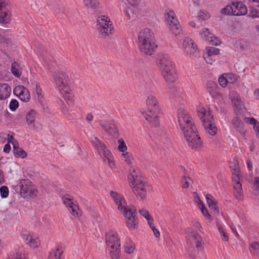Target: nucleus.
Here are the masks:
<instances>
[{"instance_id": "nucleus-48", "label": "nucleus", "mask_w": 259, "mask_h": 259, "mask_svg": "<svg viewBox=\"0 0 259 259\" xmlns=\"http://www.w3.org/2000/svg\"><path fill=\"white\" fill-rule=\"evenodd\" d=\"M249 16L253 18H259V11L256 9L251 8L249 10Z\"/></svg>"}, {"instance_id": "nucleus-39", "label": "nucleus", "mask_w": 259, "mask_h": 259, "mask_svg": "<svg viewBox=\"0 0 259 259\" xmlns=\"http://www.w3.org/2000/svg\"><path fill=\"white\" fill-rule=\"evenodd\" d=\"M135 249V244L133 242L129 241V242H126L124 246V250L125 252L131 254L134 252Z\"/></svg>"}, {"instance_id": "nucleus-45", "label": "nucleus", "mask_w": 259, "mask_h": 259, "mask_svg": "<svg viewBox=\"0 0 259 259\" xmlns=\"http://www.w3.org/2000/svg\"><path fill=\"white\" fill-rule=\"evenodd\" d=\"M18 101L16 99H12L10 103L9 108L12 111H14L18 108Z\"/></svg>"}, {"instance_id": "nucleus-32", "label": "nucleus", "mask_w": 259, "mask_h": 259, "mask_svg": "<svg viewBox=\"0 0 259 259\" xmlns=\"http://www.w3.org/2000/svg\"><path fill=\"white\" fill-rule=\"evenodd\" d=\"M84 6L92 9H96L99 5L98 0H82Z\"/></svg>"}, {"instance_id": "nucleus-2", "label": "nucleus", "mask_w": 259, "mask_h": 259, "mask_svg": "<svg viewBox=\"0 0 259 259\" xmlns=\"http://www.w3.org/2000/svg\"><path fill=\"white\" fill-rule=\"evenodd\" d=\"M137 43L140 51L147 55H152L157 48L154 34L148 28L139 33Z\"/></svg>"}, {"instance_id": "nucleus-21", "label": "nucleus", "mask_w": 259, "mask_h": 259, "mask_svg": "<svg viewBox=\"0 0 259 259\" xmlns=\"http://www.w3.org/2000/svg\"><path fill=\"white\" fill-rule=\"evenodd\" d=\"M14 92L15 93L19 92V99L24 102H27L30 100V94L29 91L23 86H18L16 88Z\"/></svg>"}, {"instance_id": "nucleus-10", "label": "nucleus", "mask_w": 259, "mask_h": 259, "mask_svg": "<svg viewBox=\"0 0 259 259\" xmlns=\"http://www.w3.org/2000/svg\"><path fill=\"white\" fill-rule=\"evenodd\" d=\"M20 195L24 198H34L37 197L38 190L36 186L29 179L20 181Z\"/></svg>"}, {"instance_id": "nucleus-31", "label": "nucleus", "mask_w": 259, "mask_h": 259, "mask_svg": "<svg viewBox=\"0 0 259 259\" xmlns=\"http://www.w3.org/2000/svg\"><path fill=\"white\" fill-rule=\"evenodd\" d=\"M127 227L130 230H134L137 228L138 225L137 217L128 218L125 220Z\"/></svg>"}, {"instance_id": "nucleus-33", "label": "nucleus", "mask_w": 259, "mask_h": 259, "mask_svg": "<svg viewBox=\"0 0 259 259\" xmlns=\"http://www.w3.org/2000/svg\"><path fill=\"white\" fill-rule=\"evenodd\" d=\"M35 93L36 99L39 103L42 105L45 102V99L44 98V95L42 94V90L40 88L39 85L37 83L35 85Z\"/></svg>"}, {"instance_id": "nucleus-60", "label": "nucleus", "mask_w": 259, "mask_h": 259, "mask_svg": "<svg viewBox=\"0 0 259 259\" xmlns=\"http://www.w3.org/2000/svg\"><path fill=\"white\" fill-rule=\"evenodd\" d=\"M253 186L255 190L259 191V177L254 178Z\"/></svg>"}, {"instance_id": "nucleus-12", "label": "nucleus", "mask_w": 259, "mask_h": 259, "mask_svg": "<svg viewBox=\"0 0 259 259\" xmlns=\"http://www.w3.org/2000/svg\"><path fill=\"white\" fill-rule=\"evenodd\" d=\"M92 144L96 149L99 155L104 161L114 162V159L111 152L107 149L106 145L97 137L91 141Z\"/></svg>"}, {"instance_id": "nucleus-3", "label": "nucleus", "mask_w": 259, "mask_h": 259, "mask_svg": "<svg viewBox=\"0 0 259 259\" xmlns=\"http://www.w3.org/2000/svg\"><path fill=\"white\" fill-rule=\"evenodd\" d=\"M157 63L162 72L165 81L172 83L176 80L172 61L167 54L159 53L157 56Z\"/></svg>"}, {"instance_id": "nucleus-38", "label": "nucleus", "mask_w": 259, "mask_h": 259, "mask_svg": "<svg viewBox=\"0 0 259 259\" xmlns=\"http://www.w3.org/2000/svg\"><path fill=\"white\" fill-rule=\"evenodd\" d=\"M239 7V10L237 12V13H235V16H243L245 15L247 13V9L246 6L242 3H238L237 4ZM238 7V6H237Z\"/></svg>"}, {"instance_id": "nucleus-53", "label": "nucleus", "mask_w": 259, "mask_h": 259, "mask_svg": "<svg viewBox=\"0 0 259 259\" xmlns=\"http://www.w3.org/2000/svg\"><path fill=\"white\" fill-rule=\"evenodd\" d=\"M194 201L195 203H196L198 206H200V205L203 204V202L200 199L198 194L197 193L194 192L193 194Z\"/></svg>"}, {"instance_id": "nucleus-47", "label": "nucleus", "mask_w": 259, "mask_h": 259, "mask_svg": "<svg viewBox=\"0 0 259 259\" xmlns=\"http://www.w3.org/2000/svg\"><path fill=\"white\" fill-rule=\"evenodd\" d=\"M122 156L124 158V160L127 162H131L134 160V157L132 153L126 152L122 153Z\"/></svg>"}, {"instance_id": "nucleus-8", "label": "nucleus", "mask_w": 259, "mask_h": 259, "mask_svg": "<svg viewBox=\"0 0 259 259\" xmlns=\"http://www.w3.org/2000/svg\"><path fill=\"white\" fill-rule=\"evenodd\" d=\"M230 168L232 175V180L234 188V196L238 201H241L243 198V193L242 184L240 182V169L238 163H230Z\"/></svg>"}, {"instance_id": "nucleus-35", "label": "nucleus", "mask_w": 259, "mask_h": 259, "mask_svg": "<svg viewBox=\"0 0 259 259\" xmlns=\"http://www.w3.org/2000/svg\"><path fill=\"white\" fill-rule=\"evenodd\" d=\"M233 106L234 107V110L236 112L237 114H240L242 112V107H243V105L242 104V102L241 98L238 99L234 102H232Z\"/></svg>"}, {"instance_id": "nucleus-37", "label": "nucleus", "mask_w": 259, "mask_h": 259, "mask_svg": "<svg viewBox=\"0 0 259 259\" xmlns=\"http://www.w3.org/2000/svg\"><path fill=\"white\" fill-rule=\"evenodd\" d=\"M192 180L188 176H184L182 178L181 186L182 189L188 188L191 185Z\"/></svg>"}, {"instance_id": "nucleus-26", "label": "nucleus", "mask_w": 259, "mask_h": 259, "mask_svg": "<svg viewBox=\"0 0 259 259\" xmlns=\"http://www.w3.org/2000/svg\"><path fill=\"white\" fill-rule=\"evenodd\" d=\"M6 11L1 10L0 12V23L7 24L10 23L11 21V12L8 10L5 9Z\"/></svg>"}, {"instance_id": "nucleus-49", "label": "nucleus", "mask_w": 259, "mask_h": 259, "mask_svg": "<svg viewBox=\"0 0 259 259\" xmlns=\"http://www.w3.org/2000/svg\"><path fill=\"white\" fill-rule=\"evenodd\" d=\"M229 98L231 100L232 102L240 99V97L239 95L235 91H231L229 94Z\"/></svg>"}, {"instance_id": "nucleus-61", "label": "nucleus", "mask_w": 259, "mask_h": 259, "mask_svg": "<svg viewBox=\"0 0 259 259\" xmlns=\"http://www.w3.org/2000/svg\"><path fill=\"white\" fill-rule=\"evenodd\" d=\"M238 3H241V2H233L231 4L232 6V8L234 9L233 11H234V13H237V12H238V11L239 10V7H237V6H238L237 4Z\"/></svg>"}, {"instance_id": "nucleus-51", "label": "nucleus", "mask_w": 259, "mask_h": 259, "mask_svg": "<svg viewBox=\"0 0 259 259\" xmlns=\"http://www.w3.org/2000/svg\"><path fill=\"white\" fill-rule=\"evenodd\" d=\"M219 82L221 86H222L223 88H225L227 85L228 80L226 77L222 75L219 77Z\"/></svg>"}, {"instance_id": "nucleus-6", "label": "nucleus", "mask_w": 259, "mask_h": 259, "mask_svg": "<svg viewBox=\"0 0 259 259\" xmlns=\"http://www.w3.org/2000/svg\"><path fill=\"white\" fill-rule=\"evenodd\" d=\"M197 111L205 131L209 135L214 136L217 133V128L214 124L213 116L210 115V112L201 106L198 107Z\"/></svg>"}, {"instance_id": "nucleus-28", "label": "nucleus", "mask_w": 259, "mask_h": 259, "mask_svg": "<svg viewBox=\"0 0 259 259\" xmlns=\"http://www.w3.org/2000/svg\"><path fill=\"white\" fill-rule=\"evenodd\" d=\"M139 213L146 219L149 227H153L154 220L149 212L147 209L143 208L139 210Z\"/></svg>"}, {"instance_id": "nucleus-57", "label": "nucleus", "mask_w": 259, "mask_h": 259, "mask_svg": "<svg viewBox=\"0 0 259 259\" xmlns=\"http://www.w3.org/2000/svg\"><path fill=\"white\" fill-rule=\"evenodd\" d=\"M8 3V0H0V10L6 9Z\"/></svg>"}, {"instance_id": "nucleus-42", "label": "nucleus", "mask_w": 259, "mask_h": 259, "mask_svg": "<svg viewBox=\"0 0 259 259\" xmlns=\"http://www.w3.org/2000/svg\"><path fill=\"white\" fill-rule=\"evenodd\" d=\"M13 153L15 157H21L23 158L27 156L26 152L22 148H18L17 149L13 150Z\"/></svg>"}, {"instance_id": "nucleus-19", "label": "nucleus", "mask_w": 259, "mask_h": 259, "mask_svg": "<svg viewBox=\"0 0 259 259\" xmlns=\"http://www.w3.org/2000/svg\"><path fill=\"white\" fill-rule=\"evenodd\" d=\"M184 52L190 56L195 54L197 50V46L194 41L189 37L186 38L183 42Z\"/></svg>"}, {"instance_id": "nucleus-20", "label": "nucleus", "mask_w": 259, "mask_h": 259, "mask_svg": "<svg viewBox=\"0 0 259 259\" xmlns=\"http://www.w3.org/2000/svg\"><path fill=\"white\" fill-rule=\"evenodd\" d=\"M37 115V112L33 109L29 110L26 114L25 119L27 124L30 128L35 129V119Z\"/></svg>"}, {"instance_id": "nucleus-18", "label": "nucleus", "mask_w": 259, "mask_h": 259, "mask_svg": "<svg viewBox=\"0 0 259 259\" xmlns=\"http://www.w3.org/2000/svg\"><path fill=\"white\" fill-rule=\"evenodd\" d=\"M54 77L56 84L60 90H63L68 85V77L65 73L56 71Z\"/></svg>"}, {"instance_id": "nucleus-7", "label": "nucleus", "mask_w": 259, "mask_h": 259, "mask_svg": "<svg viewBox=\"0 0 259 259\" xmlns=\"http://www.w3.org/2000/svg\"><path fill=\"white\" fill-rule=\"evenodd\" d=\"M111 196L113 198L115 203L117 206L118 210L124 213L126 219L137 217L136 209L132 207H127L126 202L123 196L115 191H111Z\"/></svg>"}, {"instance_id": "nucleus-56", "label": "nucleus", "mask_w": 259, "mask_h": 259, "mask_svg": "<svg viewBox=\"0 0 259 259\" xmlns=\"http://www.w3.org/2000/svg\"><path fill=\"white\" fill-rule=\"evenodd\" d=\"M209 208L213 211L214 213H218L219 212V208L217 206V202L213 204H211L210 205L208 206Z\"/></svg>"}, {"instance_id": "nucleus-59", "label": "nucleus", "mask_w": 259, "mask_h": 259, "mask_svg": "<svg viewBox=\"0 0 259 259\" xmlns=\"http://www.w3.org/2000/svg\"><path fill=\"white\" fill-rule=\"evenodd\" d=\"M253 130L255 133L256 136L259 138V122L257 120L256 123L253 125Z\"/></svg>"}, {"instance_id": "nucleus-63", "label": "nucleus", "mask_w": 259, "mask_h": 259, "mask_svg": "<svg viewBox=\"0 0 259 259\" xmlns=\"http://www.w3.org/2000/svg\"><path fill=\"white\" fill-rule=\"evenodd\" d=\"M11 150V146L9 143L6 144L4 148V151L6 153H9Z\"/></svg>"}, {"instance_id": "nucleus-30", "label": "nucleus", "mask_w": 259, "mask_h": 259, "mask_svg": "<svg viewBox=\"0 0 259 259\" xmlns=\"http://www.w3.org/2000/svg\"><path fill=\"white\" fill-rule=\"evenodd\" d=\"M196 247L198 250H201L203 248V239L202 237L196 233H194L192 235Z\"/></svg>"}, {"instance_id": "nucleus-64", "label": "nucleus", "mask_w": 259, "mask_h": 259, "mask_svg": "<svg viewBox=\"0 0 259 259\" xmlns=\"http://www.w3.org/2000/svg\"><path fill=\"white\" fill-rule=\"evenodd\" d=\"M93 119V115L92 113H88L85 117V120L88 122H91Z\"/></svg>"}, {"instance_id": "nucleus-44", "label": "nucleus", "mask_w": 259, "mask_h": 259, "mask_svg": "<svg viewBox=\"0 0 259 259\" xmlns=\"http://www.w3.org/2000/svg\"><path fill=\"white\" fill-rule=\"evenodd\" d=\"M207 54L208 57H210L212 55H217L220 52V50L214 47L207 48Z\"/></svg>"}, {"instance_id": "nucleus-40", "label": "nucleus", "mask_w": 259, "mask_h": 259, "mask_svg": "<svg viewBox=\"0 0 259 259\" xmlns=\"http://www.w3.org/2000/svg\"><path fill=\"white\" fill-rule=\"evenodd\" d=\"M117 142L118 144V150L122 153L125 152L127 150V147L123 139L120 138L118 140Z\"/></svg>"}, {"instance_id": "nucleus-24", "label": "nucleus", "mask_w": 259, "mask_h": 259, "mask_svg": "<svg viewBox=\"0 0 259 259\" xmlns=\"http://www.w3.org/2000/svg\"><path fill=\"white\" fill-rule=\"evenodd\" d=\"M11 93V88L7 83H0V100L8 98Z\"/></svg>"}, {"instance_id": "nucleus-41", "label": "nucleus", "mask_w": 259, "mask_h": 259, "mask_svg": "<svg viewBox=\"0 0 259 259\" xmlns=\"http://www.w3.org/2000/svg\"><path fill=\"white\" fill-rule=\"evenodd\" d=\"M249 250L251 253L259 254V243L254 242L249 246Z\"/></svg>"}, {"instance_id": "nucleus-62", "label": "nucleus", "mask_w": 259, "mask_h": 259, "mask_svg": "<svg viewBox=\"0 0 259 259\" xmlns=\"http://www.w3.org/2000/svg\"><path fill=\"white\" fill-rule=\"evenodd\" d=\"M127 1L131 6H134L138 4L140 0H127Z\"/></svg>"}, {"instance_id": "nucleus-29", "label": "nucleus", "mask_w": 259, "mask_h": 259, "mask_svg": "<svg viewBox=\"0 0 259 259\" xmlns=\"http://www.w3.org/2000/svg\"><path fill=\"white\" fill-rule=\"evenodd\" d=\"M217 226L218 230L220 232L222 239L224 241H227L229 239V237H228V234L226 232L225 226L223 224H221V223L218 222L217 223Z\"/></svg>"}, {"instance_id": "nucleus-34", "label": "nucleus", "mask_w": 259, "mask_h": 259, "mask_svg": "<svg viewBox=\"0 0 259 259\" xmlns=\"http://www.w3.org/2000/svg\"><path fill=\"white\" fill-rule=\"evenodd\" d=\"M11 71L12 74L17 77H20L21 75L20 65L14 62L12 64Z\"/></svg>"}, {"instance_id": "nucleus-36", "label": "nucleus", "mask_w": 259, "mask_h": 259, "mask_svg": "<svg viewBox=\"0 0 259 259\" xmlns=\"http://www.w3.org/2000/svg\"><path fill=\"white\" fill-rule=\"evenodd\" d=\"M232 4L228 5L221 10V13L224 15L235 16Z\"/></svg>"}, {"instance_id": "nucleus-16", "label": "nucleus", "mask_w": 259, "mask_h": 259, "mask_svg": "<svg viewBox=\"0 0 259 259\" xmlns=\"http://www.w3.org/2000/svg\"><path fill=\"white\" fill-rule=\"evenodd\" d=\"M21 236L26 244L30 247L35 248L39 246L40 241L37 235L30 234L27 231H23Z\"/></svg>"}, {"instance_id": "nucleus-55", "label": "nucleus", "mask_w": 259, "mask_h": 259, "mask_svg": "<svg viewBox=\"0 0 259 259\" xmlns=\"http://www.w3.org/2000/svg\"><path fill=\"white\" fill-rule=\"evenodd\" d=\"M244 120L245 122L249 123L253 125L257 122V120L253 117H245Z\"/></svg>"}, {"instance_id": "nucleus-54", "label": "nucleus", "mask_w": 259, "mask_h": 259, "mask_svg": "<svg viewBox=\"0 0 259 259\" xmlns=\"http://www.w3.org/2000/svg\"><path fill=\"white\" fill-rule=\"evenodd\" d=\"M206 199L208 206L211 204H213L216 202L214 198L209 194L206 195Z\"/></svg>"}, {"instance_id": "nucleus-22", "label": "nucleus", "mask_w": 259, "mask_h": 259, "mask_svg": "<svg viewBox=\"0 0 259 259\" xmlns=\"http://www.w3.org/2000/svg\"><path fill=\"white\" fill-rule=\"evenodd\" d=\"M232 122L236 130L242 136H245L246 131L244 127V124L241 120L238 117H235Z\"/></svg>"}, {"instance_id": "nucleus-15", "label": "nucleus", "mask_w": 259, "mask_h": 259, "mask_svg": "<svg viewBox=\"0 0 259 259\" xmlns=\"http://www.w3.org/2000/svg\"><path fill=\"white\" fill-rule=\"evenodd\" d=\"M62 199L64 204L72 215L75 218H79L81 215V210L72 196L68 194L65 195Z\"/></svg>"}, {"instance_id": "nucleus-9", "label": "nucleus", "mask_w": 259, "mask_h": 259, "mask_svg": "<svg viewBox=\"0 0 259 259\" xmlns=\"http://www.w3.org/2000/svg\"><path fill=\"white\" fill-rule=\"evenodd\" d=\"M178 120L180 127L183 135L193 132L197 128L189 113L184 109H180L178 112Z\"/></svg>"}, {"instance_id": "nucleus-46", "label": "nucleus", "mask_w": 259, "mask_h": 259, "mask_svg": "<svg viewBox=\"0 0 259 259\" xmlns=\"http://www.w3.org/2000/svg\"><path fill=\"white\" fill-rule=\"evenodd\" d=\"M63 97L68 104H70L72 103V95L68 92L67 90L65 91Z\"/></svg>"}, {"instance_id": "nucleus-25", "label": "nucleus", "mask_w": 259, "mask_h": 259, "mask_svg": "<svg viewBox=\"0 0 259 259\" xmlns=\"http://www.w3.org/2000/svg\"><path fill=\"white\" fill-rule=\"evenodd\" d=\"M137 8L134 6L132 7H127L124 10L123 13L127 20H135L137 18Z\"/></svg>"}, {"instance_id": "nucleus-4", "label": "nucleus", "mask_w": 259, "mask_h": 259, "mask_svg": "<svg viewBox=\"0 0 259 259\" xmlns=\"http://www.w3.org/2000/svg\"><path fill=\"white\" fill-rule=\"evenodd\" d=\"M147 111L145 117L154 127L159 126V120L158 114L160 111L158 102L156 97L153 95H149L146 100Z\"/></svg>"}, {"instance_id": "nucleus-27", "label": "nucleus", "mask_w": 259, "mask_h": 259, "mask_svg": "<svg viewBox=\"0 0 259 259\" xmlns=\"http://www.w3.org/2000/svg\"><path fill=\"white\" fill-rule=\"evenodd\" d=\"M63 252L62 247L58 246L50 251L48 259H61V255Z\"/></svg>"}, {"instance_id": "nucleus-50", "label": "nucleus", "mask_w": 259, "mask_h": 259, "mask_svg": "<svg viewBox=\"0 0 259 259\" xmlns=\"http://www.w3.org/2000/svg\"><path fill=\"white\" fill-rule=\"evenodd\" d=\"M229 98L231 100L232 102L240 99V97L239 95L235 91H231L229 94Z\"/></svg>"}, {"instance_id": "nucleus-23", "label": "nucleus", "mask_w": 259, "mask_h": 259, "mask_svg": "<svg viewBox=\"0 0 259 259\" xmlns=\"http://www.w3.org/2000/svg\"><path fill=\"white\" fill-rule=\"evenodd\" d=\"M201 34L202 36L203 35H204L205 37V40L213 46H217L220 45L221 42L218 37L212 36V34L209 32V30L207 28L205 29V31L202 33H201Z\"/></svg>"}, {"instance_id": "nucleus-17", "label": "nucleus", "mask_w": 259, "mask_h": 259, "mask_svg": "<svg viewBox=\"0 0 259 259\" xmlns=\"http://www.w3.org/2000/svg\"><path fill=\"white\" fill-rule=\"evenodd\" d=\"M99 123L102 129L109 135L114 138L118 137L119 133L113 122L104 121L100 120L99 121Z\"/></svg>"}, {"instance_id": "nucleus-13", "label": "nucleus", "mask_w": 259, "mask_h": 259, "mask_svg": "<svg viewBox=\"0 0 259 259\" xmlns=\"http://www.w3.org/2000/svg\"><path fill=\"white\" fill-rule=\"evenodd\" d=\"M197 133L196 129L193 132H187L184 135L189 147L195 151L200 150L203 147V142Z\"/></svg>"}, {"instance_id": "nucleus-52", "label": "nucleus", "mask_w": 259, "mask_h": 259, "mask_svg": "<svg viewBox=\"0 0 259 259\" xmlns=\"http://www.w3.org/2000/svg\"><path fill=\"white\" fill-rule=\"evenodd\" d=\"M200 209L202 214L206 217L207 219H210L211 216L208 213L207 210L206 208L205 207L204 204L200 205V206L199 207Z\"/></svg>"}, {"instance_id": "nucleus-43", "label": "nucleus", "mask_w": 259, "mask_h": 259, "mask_svg": "<svg viewBox=\"0 0 259 259\" xmlns=\"http://www.w3.org/2000/svg\"><path fill=\"white\" fill-rule=\"evenodd\" d=\"M9 194V190L8 188L6 186H3L0 187V194L1 196L5 198L8 197Z\"/></svg>"}, {"instance_id": "nucleus-14", "label": "nucleus", "mask_w": 259, "mask_h": 259, "mask_svg": "<svg viewBox=\"0 0 259 259\" xmlns=\"http://www.w3.org/2000/svg\"><path fill=\"white\" fill-rule=\"evenodd\" d=\"M166 19L169 30L175 35L181 34L182 30L173 11L170 10L166 14Z\"/></svg>"}, {"instance_id": "nucleus-58", "label": "nucleus", "mask_w": 259, "mask_h": 259, "mask_svg": "<svg viewBox=\"0 0 259 259\" xmlns=\"http://www.w3.org/2000/svg\"><path fill=\"white\" fill-rule=\"evenodd\" d=\"M150 227L152 229L155 237L156 238L159 237L160 235V232L157 229L155 228L154 224V222L153 223V227Z\"/></svg>"}, {"instance_id": "nucleus-5", "label": "nucleus", "mask_w": 259, "mask_h": 259, "mask_svg": "<svg viewBox=\"0 0 259 259\" xmlns=\"http://www.w3.org/2000/svg\"><path fill=\"white\" fill-rule=\"evenodd\" d=\"M106 244L112 259H119L120 252V240L117 233L109 231L106 234Z\"/></svg>"}, {"instance_id": "nucleus-11", "label": "nucleus", "mask_w": 259, "mask_h": 259, "mask_svg": "<svg viewBox=\"0 0 259 259\" xmlns=\"http://www.w3.org/2000/svg\"><path fill=\"white\" fill-rule=\"evenodd\" d=\"M97 29L103 36H109L113 32V24L110 19L106 16L101 15L97 19Z\"/></svg>"}, {"instance_id": "nucleus-1", "label": "nucleus", "mask_w": 259, "mask_h": 259, "mask_svg": "<svg viewBox=\"0 0 259 259\" xmlns=\"http://www.w3.org/2000/svg\"><path fill=\"white\" fill-rule=\"evenodd\" d=\"M127 178L132 190L137 198L145 199L147 196V182L140 169L135 166H131Z\"/></svg>"}]
</instances>
